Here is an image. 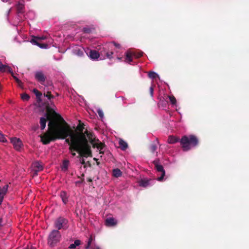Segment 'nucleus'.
<instances>
[{
    "instance_id": "obj_1",
    "label": "nucleus",
    "mask_w": 249,
    "mask_h": 249,
    "mask_svg": "<svg viewBox=\"0 0 249 249\" xmlns=\"http://www.w3.org/2000/svg\"><path fill=\"white\" fill-rule=\"evenodd\" d=\"M48 126V132L40 136L43 144H48L56 139H64L69 136L70 140L67 139L66 142L70 145L69 150L73 157L75 156V152L78 153L79 157L91 156L90 146L84 134L74 133L66 124H57L53 120L50 121Z\"/></svg>"
},
{
    "instance_id": "obj_2",
    "label": "nucleus",
    "mask_w": 249,
    "mask_h": 249,
    "mask_svg": "<svg viewBox=\"0 0 249 249\" xmlns=\"http://www.w3.org/2000/svg\"><path fill=\"white\" fill-rule=\"evenodd\" d=\"M180 143L184 151H187L196 146L198 143V139L194 135L183 136Z\"/></svg>"
},
{
    "instance_id": "obj_3",
    "label": "nucleus",
    "mask_w": 249,
    "mask_h": 249,
    "mask_svg": "<svg viewBox=\"0 0 249 249\" xmlns=\"http://www.w3.org/2000/svg\"><path fill=\"white\" fill-rule=\"evenodd\" d=\"M61 239V234L58 230H53L49 234L48 238V244L51 247H54Z\"/></svg>"
},
{
    "instance_id": "obj_4",
    "label": "nucleus",
    "mask_w": 249,
    "mask_h": 249,
    "mask_svg": "<svg viewBox=\"0 0 249 249\" xmlns=\"http://www.w3.org/2000/svg\"><path fill=\"white\" fill-rule=\"evenodd\" d=\"M110 47L109 44H106L101 48L100 50V56L101 59H105L106 58L111 59L113 54L112 52H109L108 48Z\"/></svg>"
},
{
    "instance_id": "obj_5",
    "label": "nucleus",
    "mask_w": 249,
    "mask_h": 249,
    "mask_svg": "<svg viewBox=\"0 0 249 249\" xmlns=\"http://www.w3.org/2000/svg\"><path fill=\"white\" fill-rule=\"evenodd\" d=\"M153 164L155 166V168L159 174L160 175V177H158L157 179L159 181L163 180V178L165 175V171L162 165L160 163L159 160H156L153 161Z\"/></svg>"
},
{
    "instance_id": "obj_6",
    "label": "nucleus",
    "mask_w": 249,
    "mask_h": 249,
    "mask_svg": "<svg viewBox=\"0 0 249 249\" xmlns=\"http://www.w3.org/2000/svg\"><path fill=\"white\" fill-rule=\"evenodd\" d=\"M70 49L73 54L78 56H82L86 50L83 47L79 45L71 46Z\"/></svg>"
},
{
    "instance_id": "obj_7",
    "label": "nucleus",
    "mask_w": 249,
    "mask_h": 249,
    "mask_svg": "<svg viewBox=\"0 0 249 249\" xmlns=\"http://www.w3.org/2000/svg\"><path fill=\"white\" fill-rule=\"evenodd\" d=\"M85 53L92 60H97L100 57L99 53L96 50H92L89 48L86 49Z\"/></svg>"
},
{
    "instance_id": "obj_8",
    "label": "nucleus",
    "mask_w": 249,
    "mask_h": 249,
    "mask_svg": "<svg viewBox=\"0 0 249 249\" xmlns=\"http://www.w3.org/2000/svg\"><path fill=\"white\" fill-rule=\"evenodd\" d=\"M11 142L16 150L19 151L23 147L22 142L19 138H13L11 139Z\"/></svg>"
},
{
    "instance_id": "obj_9",
    "label": "nucleus",
    "mask_w": 249,
    "mask_h": 249,
    "mask_svg": "<svg viewBox=\"0 0 249 249\" xmlns=\"http://www.w3.org/2000/svg\"><path fill=\"white\" fill-rule=\"evenodd\" d=\"M46 36H36L33 39H31V42L34 45H36L38 46H39L40 48H47V45L46 44H39L37 40H44L46 38Z\"/></svg>"
},
{
    "instance_id": "obj_10",
    "label": "nucleus",
    "mask_w": 249,
    "mask_h": 249,
    "mask_svg": "<svg viewBox=\"0 0 249 249\" xmlns=\"http://www.w3.org/2000/svg\"><path fill=\"white\" fill-rule=\"evenodd\" d=\"M35 77L36 79L42 85H44V83L46 80V76H45L43 71H38L35 72Z\"/></svg>"
},
{
    "instance_id": "obj_11",
    "label": "nucleus",
    "mask_w": 249,
    "mask_h": 249,
    "mask_svg": "<svg viewBox=\"0 0 249 249\" xmlns=\"http://www.w3.org/2000/svg\"><path fill=\"white\" fill-rule=\"evenodd\" d=\"M67 224V220L63 217H59L57 218L55 222V227L60 230L62 229Z\"/></svg>"
},
{
    "instance_id": "obj_12",
    "label": "nucleus",
    "mask_w": 249,
    "mask_h": 249,
    "mask_svg": "<svg viewBox=\"0 0 249 249\" xmlns=\"http://www.w3.org/2000/svg\"><path fill=\"white\" fill-rule=\"evenodd\" d=\"M47 120H51V116L48 114H45V117L40 118V127L42 130H43L45 128Z\"/></svg>"
},
{
    "instance_id": "obj_13",
    "label": "nucleus",
    "mask_w": 249,
    "mask_h": 249,
    "mask_svg": "<svg viewBox=\"0 0 249 249\" xmlns=\"http://www.w3.org/2000/svg\"><path fill=\"white\" fill-rule=\"evenodd\" d=\"M8 187V185H4L2 188L0 187V205L2 204L4 196L7 192Z\"/></svg>"
},
{
    "instance_id": "obj_14",
    "label": "nucleus",
    "mask_w": 249,
    "mask_h": 249,
    "mask_svg": "<svg viewBox=\"0 0 249 249\" xmlns=\"http://www.w3.org/2000/svg\"><path fill=\"white\" fill-rule=\"evenodd\" d=\"M152 180L148 179H142L139 181V185L143 187H147L152 184Z\"/></svg>"
},
{
    "instance_id": "obj_15",
    "label": "nucleus",
    "mask_w": 249,
    "mask_h": 249,
    "mask_svg": "<svg viewBox=\"0 0 249 249\" xmlns=\"http://www.w3.org/2000/svg\"><path fill=\"white\" fill-rule=\"evenodd\" d=\"M0 71L1 72H8L11 74H13V71L11 68L7 65H3L0 62Z\"/></svg>"
},
{
    "instance_id": "obj_16",
    "label": "nucleus",
    "mask_w": 249,
    "mask_h": 249,
    "mask_svg": "<svg viewBox=\"0 0 249 249\" xmlns=\"http://www.w3.org/2000/svg\"><path fill=\"white\" fill-rule=\"evenodd\" d=\"M91 143L92 144L93 147L96 148L99 151L100 154H103L104 153L103 149L104 148V145L101 142H94L92 141L91 142Z\"/></svg>"
},
{
    "instance_id": "obj_17",
    "label": "nucleus",
    "mask_w": 249,
    "mask_h": 249,
    "mask_svg": "<svg viewBox=\"0 0 249 249\" xmlns=\"http://www.w3.org/2000/svg\"><path fill=\"white\" fill-rule=\"evenodd\" d=\"M33 167L36 174L37 172L40 171L43 169V166L41 163L38 161L35 162L33 164Z\"/></svg>"
},
{
    "instance_id": "obj_18",
    "label": "nucleus",
    "mask_w": 249,
    "mask_h": 249,
    "mask_svg": "<svg viewBox=\"0 0 249 249\" xmlns=\"http://www.w3.org/2000/svg\"><path fill=\"white\" fill-rule=\"evenodd\" d=\"M117 224L116 220L113 218H108L106 220V225L108 227L115 226Z\"/></svg>"
},
{
    "instance_id": "obj_19",
    "label": "nucleus",
    "mask_w": 249,
    "mask_h": 249,
    "mask_svg": "<svg viewBox=\"0 0 249 249\" xmlns=\"http://www.w3.org/2000/svg\"><path fill=\"white\" fill-rule=\"evenodd\" d=\"M17 8L18 9V11L19 13H22L24 12V0H21L18 3L17 5Z\"/></svg>"
},
{
    "instance_id": "obj_20",
    "label": "nucleus",
    "mask_w": 249,
    "mask_h": 249,
    "mask_svg": "<svg viewBox=\"0 0 249 249\" xmlns=\"http://www.w3.org/2000/svg\"><path fill=\"white\" fill-rule=\"evenodd\" d=\"M69 164L70 161L68 160H64L61 166V170L64 172H66V171H67Z\"/></svg>"
},
{
    "instance_id": "obj_21",
    "label": "nucleus",
    "mask_w": 249,
    "mask_h": 249,
    "mask_svg": "<svg viewBox=\"0 0 249 249\" xmlns=\"http://www.w3.org/2000/svg\"><path fill=\"white\" fill-rule=\"evenodd\" d=\"M119 144L121 149L123 151L126 149L128 147V144L127 142L122 139H120L119 141Z\"/></svg>"
},
{
    "instance_id": "obj_22",
    "label": "nucleus",
    "mask_w": 249,
    "mask_h": 249,
    "mask_svg": "<svg viewBox=\"0 0 249 249\" xmlns=\"http://www.w3.org/2000/svg\"><path fill=\"white\" fill-rule=\"evenodd\" d=\"M125 55L126 57L125 61L130 64L132 61V57L134 56L132 53L130 52H127L126 53Z\"/></svg>"
},
{
    "instance_id": "obj_23",
    "label": "nucleus",
    "mask_w": 249,
    "mask_h": 249,
    "mask_svg": "<svg viewBox=\"0 0 249 249\" xmlns=\"http://www.w3.org/2000/svg\"><path fill=\"white\" fill-rule=\"evenodd\" d=\"M60 197L63 201V202L66 204L68 200V196L66 192L62 191L60 193Z\"/></svg>"
},
{
    "instance_id": "obj_24",
    "label": "nucleus",
    "mask_w": 249,
    "mask_h": 249,
    "mask_svg": "<svg viewBox=\"0 0 249 249\" xmlns=\"http://www.w3.org/2000/svg\"><path fill=\"white\" fill-rule=\"evenodd\" d=\"M167 103V101L165 100L163 98H160L159 103V106L160 107L165 108L166 107Z\"/></svg>"
},
{
    "instance_id": "obj_25",
    "label": "nucleus",
    "mask_w": 249,
    "mask_h": 249,
    "mask_svg": "<svg viewBox=\"0 0 249 249\" xmlns=\"http://www.w3.org/2000/svg\"><path fill=\"white\" fill-rule=\"evenodd\" d=\"M113 176L115 177L118 178L122 176V172L118 168L114 169L112 171Z\"/></svg>"
},
{
    "instance_id": "obj_26",
    "label": "nucleus",
    "mask_w": 249,
    "mask_h": 249,
    "mask_svg": "<svg viewBox=\"0 0 249 249\" xmlns=\"http://www.w3.org/2000/svg\"><path fill=\"white\" fill-rule=\"evenodd\" d=\"M178 141V139L177 138L175 137L170 136L168 139V142L169 143H175Z\"/></svg>"
},
{
    "instance_id": "obj_27",
    "label": "nucleus",
    "mask_w": 249,
    "mask_h": 249,
    "mask_svg": "<svg viewBox=\"0 0 249 249\" xmlns=\"http://www.w3.org/2000/svg\"><path fill=\"white\" fill-rule=\"evenodd\" d=\"M148 76L150 78L154 79L157 77L160 79L159 75L154 71H150L148 73Z\"/></svg>"
},
{
    "instance_id": "obj_28",
    "label": "nucleus",
    "mask_w": 249,
    "mask_h": 249,
    "mask_svg": "<svg viewBox=\"0 0 249 249\" xmlns=\"http://www.w3.org/2000/svg\"><path fill=\"white\" fill-rule=\"evenodd\" d=\"M80 244V241L79 240H75L73 244H71L69 248L71 249H73L75 248L77 246H78Z\"/></svg>"
},
{
    "instance_id": "obj_29",
    "label": "nucleus",
    "mask_w": 249,
    "mask_h": 249,
    "mask_svg": "<svg viewBox=\"0 0 249 249\" xmlns=\"http://www.w3.org/2000/svg\"><path fill=\"white\" fill-rule=\"evenodd\" d=\"M168 98L170 100V101L173 106H177V100L174 96H168Z\"/></svg>"
},
{
    "instance_id": "obj_30",
    "label": "nucleus",
    "mask_w": 249,
    "mask_h": 249,
    "mask_svg": "<svg viewBox=\"0 0 249 249\" xmlns=\"http://www.w3.org/2000/svg\"><path fill=\"white\" fill-rule=\"evenodd\" d=\"M97 112L99 116L102 120H103L104 118V114L102 109H101L100 108H98L97 109Z\"/></svg>"
},
{
    "instance_id": "obj_31",
    "label": "nucleus",
    "mask_w": 249,
    "mask_h": 249,
    "mask_svg": "<svg viewBox=\"0 0 249 249\" xmlns=\"http://www.w3.org/2000/svg\"><path fill=\"white\" fill-rule=\"evenodd\" d=\"M33 91L37 98H40L41 97L42 94L37 89H34Z\"/></svg>"
},
{
    "instance_id": "obj_32",
    "label": "nucleus",
    "mask_w": 249,
    "mask_h": 249,
    "mask_svg": "<svg viewBox=\"0 0 249 249\" xmlns=\"http://www.w3.org/2000/svg\"><path fill=\"white\" fill-rule=\"evenodd\" d=\"M21 98L24 101H28L30 98V96L27 94L25 93L21 95Z\"/></svg>"
},
{
    "instance_id": "obj_33",
    "label": "nucleus",
    "mask_w": 249,
    "mask_h": 249,
    "mask_svg": "<svg viewBox=\"0 0 249 249\" xmlns=\"http://www.w3.org/2000/svg\"><path fill=\"white\" fill-rule=\"evenodd\" d=\"M44 96L46 97L49 100L53 98V96L51 95V92L49 91H47L46 94L44 93Z\"/></svg>"
},
{
    "instance_id": "obj_34",
    "label": "nucleus",
    "mask_w": 249,
    "mask_h": 249,
    "mask_svg": "<svg viewBox=\"0 0 249 249\" xmlns=\"http://www.w3.org/2000/svg\"><path fill=\"white\" fill-rule=\"evenodd\" d=\"M133 56L136 58L140 57L141 56H142L143 53L142 52H139L138 53H132Z\"/></svg>"
},
{
    "instance_id": "obj_35",
    "label": "nucleus",
    "mask_w": 249,
    "mask_h": 249,
    "mask_svg": "<svg viewBox=\"0 0 249 249\" xmlns=\"http://www.w3.org/2000/svg\"><path fill=\"white\" fill-rule=\"evenodd\" d=\"M12 75L13 77V78L15 79V80L16 81V82L18 83V84L20 86L21 84H22L21 81L18 78H17L16 76H15L14 75L13 72V74H12Z\"/></svg>"
},
{
    "instance_id": "obj_36",
    "label": "nucleus",
    "mask_w": 249,
    "mask_h": 249,
    "mask_svg": "<svg viewBox=\"0 0 249 249\" xmlns=\"http://www.w3.org/2000/svg\"><path fill=\"white\" fill-rule=\"evenodd\" d=\"M0 141L2 142H5L6 141V138L4 135L0 132Z\"/></svg>"
},
{
    "instance_id": "obj_37",
    "label": "nucleus",
    "mask_w": 249,
    "mask_h": 249,
    "mask_svg": "<svg viewBox=\"0 0 249 249\" xmlns=\"http://www.w3.org/2000/svg\"><path fill=\"white\" fill-rule=\"evenodd\" d=\"M84 157H85L84 156L79 157V156H77V158H79V161L82 164H84L85 163V160L83 158ZM85 157L87 158V157Z\"/></svg>"
},
{
    "instance_id": "obj_38",
    "label": "nucleus",
    "mask_w": 249,
    "mask_h": 249,
    "mask_svg": "<svg viewBox=\"0 0 249 249\" xmlns=\"http://www.w3.org/2000/svg\"><path fill=\"white\" fill-rule=\"evenodd\" d=\"M30 15L31 16V18H34L35 17V13L32 11H30L27 14L26 16L27 18H29Z\"/></svg>"
},
{
    "instance_id": "obj_39",
    "label": "nucleus",
    "mask_w": 249,
    "mask_h": 249,
    "mask_svg": "<svg viewBox=\"0 0 249 249\" xmlns=\"http://www.w3.org/2000/svg\"><path fill=\"white\" fill-rule=\"evenodd\" d=\"M156 149H157L156 145H155L154 144L151 145V146L150 147V150L152 152L154 153V152L156 151Z\"/></svg>"
},
{
    "instance_id": "obj_40",
    "label": "nucleus",
    "mask_w": 249,
    "mask_h": 249,
    "mask_svg": "<svg viewBox=\"0 0 249 249\" xmlns=\"http://www.w3.org/2000/svg\"><path fill=\"white\" fill-rule=\"evenodd\" d=\"M109 46H110V47H111L112 45H113L114 46H115L116 48H120V44H117L115 42H112V43H109Z\"/></svg>"
},
{
    "instance_id": "obj_41",
    "label": "nucleus",
    "mask_w": 249,
    "mask_h": 249,
    "mask_svg": "<svg viewBox=\"0 0 249 249\" xmlns=\"http://www.w3.org/2000/svg\"><path fill=\"white\" fill-rule=\"evenodd\" d=\"M92 240V238H91V237H90V238H89V241H88V245H87V246L86 247V249H88L89 248V247H90V244H91V243Z\"/></svg>"
},
{
    "instance_id": "obj_42",
    "label": "nucleus",
    "mask_w": 249,
    "mask_h": 249,
    "mask_svg": "<svg viewBox=\"0 0 249 249\" xmlns=\"http://www.w3.org/2000/svg\"><path fill=\"white\" fill-rule=\"evenodd\" d=\"M149 90H150V95H151V97H153V88L152 87H151L150 88Z\"/></svg>"
},
{
    "instance_id": "obj_43",
    "label": "nucleus",
    "mask_w": 249,
    "mask_h": 249,
    "mask_svg": "<svg viewBox=\"0 0 249 249\" xmlns=\"http://www.w3.org/2000/svg\"><path fill=\"white\" fill-rule=\"evenodd\" d=\"M91 249H101V248L98 246H94L93 247H92Z\"/></svg>"
},
{
    "instance_id": "obj_44",
    "label": "nucleus",
    "mask_w": 249,
    "mask_h": 249,
    "mask_svg": "<svg viewBox=\"0 0 249 249\" xmlns=\"http://www.w3.org/2000/svg\"><path fill=\"white\" fill-rule=\"evenodd\" d=\"M84 31L85 32H86V33H88L89 32V30L88 28H84Z\"/></svg>"
},
{
    "instance_id": "obj_45",
    "label": "nucleus",
    "mask_w": 249,
    "mask_h": 249,
    "mask_svg": "<svg viewBox=\"0 0 249 249\" xmlns=\"http://www.w3.org/2000/svg\"><path fill=\"white\" fill-rule=\"evenodd\" d=\"M26 249H36L35 248L31 247L30 248H27Z\"/></svg>"
},
{
    "instance_id": "obj_46",
    "label": "nucleus",
    "mask_w": 249,
    "mask_h": 249,
    "mask_svg": "<svg viewBox=\"0 0 249 249\" xmlns=\"http://www.w3.org/2000/svg\"><path fill=\"white\" fill-rule=\"evenodd\" d=\"M93 160H96V161H97V159L96 158H94L93 159Z\"/></svg>"
},
{
    "instance_id": "obj_47",
    "label": "nucleus",
    "mask_w": 249,
    "mask_h": 249,
    "mask_svg": "<svg viewBox=\"0 0 249 249\" xmlns=\"http://www.w3.org/2000/svg\"><path fill=\"white\" fill-rule=\"evenodd\" d=\"M117 59H118V60H120L121 59V58H120V57H117Z\"/></svg>"
},
{
    "instance_id": "obj_48",
    "label": "nucleus",
    "mask_w": 249,
    "mask_h": 249,
    "mask_svg": "<svg viewBox=\"0 0 249 249\" xmlns=\"http://www.w3.org/2000/svg\"><path fill=\"white\" fill-rule=\"evenodd\" d=\"M52 39H51L50 41V40L49 41V42L51 43V42H52Z\"/></svg>"
},
{
    "instance_id": "obj_49",
    "label": "nucleus",
    "mask_w": 249,
    "mask_h": 249,
    "mask_svg": "<svg viewBox=\"0 0 249 249\" xmlns=\"http://www.w3.org/2000/svg\"><path fill=\"white\" fill-rule=\"evenodd\" d=\"M50 88L49 89H51L52 85H50Z\"/></svg>"
},
{
    "instance_id": "obj_50",
    "label": "nucleus",
    "mask_w": 249,
    "mask_h": 249,
    "mask_svg": "<svg viewBox=\"0 0 249 249\" xmlns=\"http://www.w3.org/2000/svg\"><path fill=\"white\" fill-rule=\"evenodd\" d=\"M10 10H9V11H8V13L10 12Z\"/></svg>"
},
{
    "instance_id": "obj_51",
    "label": "nucleus",
    "mask_w": 249,
    "mask_h": 249,
    "mask_svg": "<svg viewBox=\"0 0 249 249\" xmlns=\"http://www.w3.org/2000/svg\"><path fill=\"white\" fill-rule=\"evenodd\" d=\"M2 1H5V0H1Z\"/></svg>"
}]
</instances>
